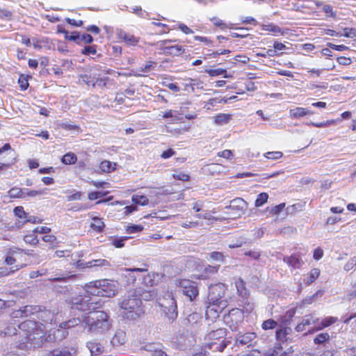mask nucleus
<instances>
[{"mask_svg": "<svg viewBox=\"0 0 356 356\" xmlns=\"http://www.w3.org/2000/svg\"><path fill=\"white\" fill-rule=\"evenodd\" d=\"M327 46L330 47L332 49L339 51H342L348 49V47L344 44H334L332 43H328Z\"/></svg>", "mask_w": 356, "mask_h": 356, "instance_id": "obj_63", "label": "nucleus"}, {"mask_svg": "<svg viewBox=\"0 0 356 356\" xmlns=\"http://www.w3.org/2000/svg\"><path fill=\"white\" fill-rule=\"evenodd\" d=\"M42 239L44 242L48 243L52 245H55L58 243L56 237L52 234H46L42 238Z\"/></svg>", "mask_w": 356, "mask_h": 356, "instance_id": "obj_52", "label": "nucleus"}, {"mask_svg": "<svg viewBox=\"0 0 356 356\" xmlns=\"http://www.w3.org/2000/svg\"><path fill=\"white\" fill-rule=\"evenodd\" d=\"M235 286L236 288L237 293L239 296L247 298L249 296V291L246 288L245 281L241 278L238 277L235 281Z\"/></svg>", "mask_w": 356, "mask_h": 356, "instance_id": "obj_22", "label": "nucleus"}, {"mask_svg": "<svg viewBox=\"0 0 356 356\" xmlns=\"http://www.w3.org/2000/svg\"><path fill=\"white\" fill-rule=\"evenodd\" d=\"M211 21L212 22L213 24L220 29V30H225L227 29H230L229 27V26L222 19L216 17H213L212 18H211Z\"/></svg>", "mask_w": 356, "mask_h": 356, "instance_id": "obj_44", "label": "nucleus"}, {"mask_svg": "<svg viewBox=\"0 0 356 356\" xmlns=\"http://www.w3.org/2000/svg\"><path fill=\"white\" fill-rule=\"evenodd\" d=\"M90 268H108L111 266L110 262L104 259H94L88 262Z\"/></svg>", "mask_w": 356, "mask_h": 356, "instance_id": "obj_31", "label": "nucleus"}, {"mask_svg": "<svg viewBox=\"0 0 356 356\" xmlns=\"http://www.w3.org/2000/svg\"><path fill=\"white\" fill-rule=\"evenodd\" d=\"M176 154V152L172 149L168 148V149L163 151L161 154V157L163 159H167L168 158H170Z\"/></svg>", "mask_w": 356, "mask_h": 356, "instance_id": "obj_61", "label": "nucleus"}, {"mask_svg": "<svg viewBox=\"0 0 356 356\" xmlns=\"http://www.w3.org/2000/svg\"><path fill=\"white\" fill-rule=\"evenodd\" d=\"M24 241L26 244H29L31 245H35L39 242L37 234L34 229L31 232L24 235Z\"/></svg>", "mask_w": 356, "mask_h": 356, "instance_id": "obj_33", "label": "nucleus"}, {"mask_svg": "<svg viewBox=\"0 0 356 356\" xmlns=\"http://www.w3.org/2000/svg\"><path fill=\"white\" fill-rule=\"evenodd\" d=\"M152 24L155 26L161 28V30L159 31L160 34L168 33L170 31L169 27L165 24H163L161 22H153Z\"/></svg>", "mask_w": 356, "mask_h": 356, "instance_id": "obj_56", "label": "nucleus"}, {"mask_svg": "<svg viewBox=\"0 0 356 356\" xmlns=\"http://www.w3.org/2000/svg\"><path fill=\"white\" fill-rule=\"evenodd\" d=\"M8 195L10 198H22L24 197V193L22 188L13 187L8 191Z\"/></svg>", "mask_w": 356, "mask_h": 356, "instance_id": "obj_37", "label": "nucleus"}, {"mask_svg": "<svg viewBox=\"0 0 356 356\" xmlns=\"http://www.w3.org/2000/svg\"><path fill=\"white\" fill-rule=\"evenodd\" d=\"M231 120V115L228 113H218L214 116V122L218 125L227 124Z\"/></svg>", "mask_w": 356, "mask_h": 356, "instance_id": "obj_34", "label": "nucleus"}, {"mask_svg": "<svg viewBox=\"0 0 356 356\" xmlns=\"http://www.w3.org/2000/svg\"><path fill=\"white\" fill-rule=\"evenodd\" d=\"M13 212L15 216L19 218L17 220L24 221L28 216V213L25 212L24 207L22 206L15 207Z\"/></svg>", "mask_w": 356, "mask_h": 356, "instance_id": "obj_40", "label": "nucleus"}, {"mask_svg": "<svg viewBox=\"0 0 356 356\" xmlns=\"http://www.w3.org/2000/svg\"><path fill=\"white\" fill-rule=\"evenodd\" d=\"M59 32L65 33L66 39H67L69 40L74 41V42H76L77 44L80 43L81 35H79V33L78 32H76V31L72 32L71 33V35H68V32L67 31H65V29L59 30Z\"/></svg>", "mask_w": 356, "mask_h": 356, "instance_id": "obj_41", "label": "nucleus"}, {"mask_svg": "<svg viewBox=\"0 0 356 356\" xmlns=\"http://www.w3.org/2000/svg\"><path fill=\"white\" fill-rule=\"evenodd\" d=\"M177 286L181 289L184 295L193 301L199 295V289L197 284L190 280L179 279L177 280Z\"/></svg>", "mask_w": 356, "mask_h": 356, "instance_id": "obj_9", "label": "nucleus"}, {"mask_svg": "<svg viewBox=\"0 0 356 356\" xmlns=\"http://www.w3.org/2000/svg\"><path fill=\"white\" fill-rule=\"evenodd\" d=\"M175 40H163L158 42L159 50L161 54L166 56H179L185 52V49L179 44H173Z\"/></svg>", "mask_w": 356, "mask_h": 356, "instance_id": "obj_8", "label": "nucleus"}, {"mask_svg": "<svg viewBox=\"0 0 356 356\" xmlns=\"http://www.w3.org/2000/svg\"><path fill=\"white\" fill-rule=\"evenodd\" d=\"M140 302L141 300L139 298H129L122 302L121 307L124 310L134 312L136 308L140 307Z\"/></svg>", "mask_w": 356, "mask_h": 356, "instance_id": "obj_19", "label": "nucleus"}, {"mask_svg": "<svg viewBox=\"0 0 356 356\" xmlns=\"http://www.w3.org/2000/svg\"><path fill=\"white\" fill-rule=\"evenodd\" d=\"M131 200L134 204L141 206L147 205L149 202L148 198L144 195H134L132 196Z\"/></svg>", "mask_w": 356, "mask_h": 356, "instance_id": "obj_39", "label": "nucleus"}, {"mask_svg": "<svg viewBox=\"0 0 356 356\" xmlns=\"http://www.w3.org/2000/svg\"><path fill=\"white\" fill-rule=\"evenodd\" d=\"M338 321V318L334 316H327L322 319L320 325L314 328V331H319L327 327Z\"/></svg>", "mask_w": 356, "mask_h": 356, "instance_id": "obj_28", "label": "nucleus"}, {"mask_svg": "<svg viewBox=\"0 0 356 356\" xmlns=\"http://www.w3.org/2000/svg\"><path fill=\"white\" fill-rule=\"evenodd\" d=\"M31 78L30 75H24L21 74L18 79V84L19 86L20 90L24 91L28 89L29 86V80Z\"/></svg>", "mask_w": 356, "mask_h": 356, "instance_id": "obj_35", "label": "nucleus"}, {"mask_svg": "<svg viewBox=\"0 0 356 356\" xmlns=\"http://www.w3.org/2000/svg\"><path fill=\"white\" fill-rule=\"evenodd\" d=\"M226 307L227 301H208V305L205 311L207 318L211 320L217 318Z\"/></svg>", "mask_w": 356, "mask_h": 356, "instance_id": "obj_11", "label": "nucleus"}, {"mask_svg": "<svg viewBox=\"0 0 356 356\" xmlns=\"http://www.w3.org/2000/svg\"><path fill=\"white\" fill-rule=\"evenodd\" d=\"M204 72L210 76H218L222 75L224 78L232 77L231 74H228L227 70L222 68L206 69Z\"/></svg>", "mask_w": 356, "mask_h": 356, "instance_id": "obj_29", "label": "nucleus"}, {"mask_svg": "<svg viewBox=\"0 0 356 356\" xmlns=\"http://www.w3.org/2000/svg\"><path fill=\"white\" fill-rule=\"evenodd\" d=\"M89 348L92 353H95L96 355H99L103 353L104 347L99 343H90L89 346Z\"/></svg>", "mask_w": 356, "mask_h": 356, "instance_id": "obj_48", "label": "nucleus"}, {"mask_svg": "<svg viewBox=\"0 0 356 356\" xmlns=\"http://www.w3.org/2000/svg\"><path fill=\"white\" fill-rule=\"evenodd\" d=\"M50 354L51 356H71V353L68 350L55 349Z\"/></svg>", "mask_w": 356, "mask_h": 356, "instance_id": "obj_53", "label": "nucleus"}, {"mask_svg": "<svg viewBox=\"0 0 356 356\" xmlns=\"http://www.w3.org/2000/svg\"><path fill=\"white\" fill-rule=\"evenodd\" d=\"M37 217L35 216H28L26 218L24 221L16 220L14 225H12L10 228V230H13L15 229H20L25 223L29 222L31 223H40L41 220H37Z\"/></svg>", "mask_w": 356, "mask_h": 356, "instance_id": "obj_30", "label": "nucleus"}, {"mask_svg": "<svg viewBox=\"0 0 356 356\" xmlns=\"http://www.w3.org/2000/svg\"><path fill=\"white\" fill-rule=\"evenodd\" d=\"M283 156V153L280 151L268 152L264 154V157L269 160H277Z\"/></svg>", "mask_w": 356, "mask_h": 356, "instance_id": "obj_49", "label": "nucleus"}, {"mask_svg": "<svg viewBox=\"0 0 356 356\" xmlns=\"http://www.w3.org/2000/svg\"><path fill=\"white\" fill-rule=\"evenodd\" d=\"M90 184L93 186L95 188H103L105 186H108L109 183L104 181H90Z\"/></svg>", "mask_w": 356, "mask_h": 356, "instance_id": "obj_64", "label": "nucleus"}, {"mask_svg": "<svg viewBox=\"0 0 356 356\" xmlns=\"http://www.w3.org/2000/svg\"><path fill=\"white\" fill-rule=\"evenodd\" d=\"M60 161L64 165L75 164L77 161V156L74 152H69L62 156Z\"/></svg>", "mask_w": 356, "mask_h": 356, "instance_id": "obj_32", "label": "nucleus"}, {"mask_svg": "<svg viewBox=\"0 0 356 356\" xmlns=\"http://www.w3.org/2000/svg\"><path fill=\"white\" fill-rule=\"evenodd\" d=\"M227 332L225 328H218L209 332L207 334L209 342L200 347L198 352L195 353V356H204L208 353V350L222 352L230 343L226 339Z\"/></svg>", "mask_w": 356, "mask_h": 356, "instance_id": "obj_3", "label": "nucleus"}, {"mask_svg": "<svg viewBox=\"0 0 356 356\" xmlns=\"http://www.w3.org/2000/svg\"><path fill=\"white\" fill-rule=\"evenodd\" d=\"M193 38L194 40L202 42L209 47L213 46V42L207 37L195 35Z\"/></svg>", "mask_w": 356, "mask_h": 356, "instance_id": "obj_55", "label": "nucleus"}, {"mask_svg": "<svg viewBox=\"0 0 356 356\" xmlns=\"http://www.w3.org/2000/svg\"><path fill=\"white\" fill-rule=\"evenodd\" d=\"M156 66V63L152 60H148L146 63L141 67L140 72L143 73H147L152 70L154 69Z\"/></svg>", "mask_w": 356, "mask_h": 356, "instance_id": "obj_50", "label": "nucleus"}, {"mask_svg": "<svg viewBox=\"0 0 356 356\" xmlns=\"http://www.w3.org/2000/svg\"><path fill=\"white\" fill-rule=\"evenodd\" d=\"M330 339V335L327 332H322L316 336L314 339V343L315 344H323L325 341Z\"/></svg>", "mask_w": 356, "mask_h": 356, "instance_id": "obj_45", "label": "nucleus"}, {"mask_svg": "<svg viewBox=\"0 0 356 356\" xmlns=\"http://www.w3.org/2000/svg\"><path fill=\"white\" fill-rule=\"evenodd\" d=\"M42 312L39 305H26L19 309L13 310L10 314L13 318H23L37 316Z\"/></svg>", "mask_w": 356, "mask_h": 356, "instance_id": "obj_10", "label": "nucleus"}, {"mask_svg": "<svg viewBox=\"0 0 356 356\" xmlns=\"http://www.w3.org/2000/svg\"><path fill=\"white\" fill-rule=\"evenodd\" d=\"M18 327L26 339L25 342L19 343L17 345L19 348L26 349L29 343L34 346H40L42 343L43 338L46 334L45 325L43 323L35 321L26 320L21 323Z\"/></svg>", "mask_w": 356, "mask_h": 356, "instance_id": "obj_2", "label": "nucleus"}, {"mask_svg": "<svg viewBox=\"0 0 356 356\" xmlns=\"http://www.w3.org/2000/svg\"><path fill=\"white\" fill-rule=\"evenodd\" d=\"M108 191H92L90 192L88 194V200L92 201L96 200L99 198L103 197L108 194Z\"/></svg>", "mask_w": 356, "mask_h": 356, "instance_id": "obj_46", "label": "nucleus"}, {"mask_svg": "<svg viewBox=\"0 0 356 356\" xmlns=\"http://www.w3.org/2000/svg\"><path fill=\"white\" fill-rule=\"evenodd\" d=\"M117 163L108 160H103L99 165V170L102 173H111L115 170Z\"/></svg>", "mask_w": 356, "mask_h": 356, "instance_id": "obj_24", "label": "nucleus"}, {"mask_svg": "<svg viewBox=\"0 0 356 356\" xmlns=\"http://www.w3.org/2000/svg\"><path fill=\"white\" fill-rule=\"evenodd\" d=\"M289 113L291 117L293 118H299L307 115H312L314 112L305 108L296 107L295 108L291 109Z\"/></svg>", "mask_w": 356, "mask_h": 356, "instance_id": "obj_27", "label": "nucleus"}, {"mask_svg": "<svg viewBox=\"0 0 356 356\" xmlns=\"http://www.w3.org/2000/svg\"><path fill=\"white\" fill-rule=\"evenodd\" d=\"M127 237H121L113 240L112 245L116 248H121L124 245V241L127 240Z\"/></svg>", "mask_w": 356, "mask_h": 356, "instance_id": "obj_58", "label": "nucleus"}, {"mask_svg": "<svg viewBox=\"0 0 356 356\" xmlns=\"http://www.w3.org/2000/svg\"><path fill=\"white\" fill-rule=\"evenodd\" d=\"M26 254V252L23 249L15 247L11 248L6 252L5 262L7 265H13L17 261L15 255L25 256Z\"/></svg>", "mask_w": 356, "mask_h": 356, "instance_id": "obj_16", "label": "nucleus"}, {"mask_svg": "<svg viewBox=\"0 0 356 356\" xmlns=\"http://www.w3.org/2000/svg\"><path fill=\"white\" fill-rule=\"evenodd\" d=\"M161 343H148L144 348L149 352H152V356H168L161 348Z\"/></svg>", "mask_w": 356, "mask_h": 356, "instance_id": "obj_23", "label": "nucleus"}, {"mask_svg": "<svg viewBox=\"0 0 356 356\" xmlns=\"http://www.w3.org/2000/svg\"><path fill=\"white\" fill-rule=\"evenodd\" d=\"M257 337L255 332L238 333L236 338V343L241 345H248V346H254L253 341Z\"/></svg>", "mask_w": 356, "mask_h": 356, "instance_id": "obj_17", "label": "nucleus"}, {"mask_svg": "<svg viewBox=\"0 0 356 356\" xmlns=\"http://www.w3.org/2000/svg\"><path fill=\"white\" fill-rule=\"evenodd\" d=\"M220 266H207L204 270H202L200 278L203 280L209 279L213 275H215L218 273L219 270Z\"/></svg>", "mask_w": 356, "mask_h": 356, "instance_id": "obj_26", "label": "nucleus"}, {"mask_svg": "<svg viewBox=\"0 0 356 356\" xmlns=\"http://www.w3.org/2000/svg\"><path fill=\"white\" fill-rule=\"evenodd\" d=\"M143 229V227L140 225H134L128 227L127 231L129 234L140 232Z\"/></svg>", "mask_w": 356, "mask_h": 356, "instance_id": "obj_62", "label": "nucleus"}, {"mask_svg": "<svg viewBox=\"0 0 356 356\" xmlns=\"http://www.w3.org/2000/svg\"><path fill=\"white\" fill-rule=\"evenodd\" d=\"M172 177L174 179L181 181H188L190 180V176L188 174L180 172L179 170H175Z\"/></svg>", "mask_w": 356, "mask_h": 356, "instance_id": "obj_38", "label": "nucleus"}, {"mask_svg": "<svg viewBox=\"0 0 356 356\" xmlns=\"http://www.w3.org/2000/svg\"><path fill=\"white\" fill-rule=\"evenodd\" d=\"M115 35L118 40L124 42L129 46H136L139 42V38H137L133 34L127 33L121 29L116 30Z\"/></svg>", "mask_w": 356, "mask_h": 356, "instance_id": "obj_13", "label": "nucleus"}, {"mask_svg": "<svg viewBox=\"0 0 356 356\" xmlns=\"http://www.w3.org/2000/svg\"><path fill=\"white\" fill-rule=\"evenodd\" d=\"M209 257H210V259H211L213 260L220 261H222L224 259L223 254L220 252H216V251H213V252H211V253H209Z\"/></svg>", "mask_w": 356, "mask_h": 356, "instance_id": "obj_59", "label": "nucleus"}, {"mask_svg": "<svg viewBox=\"0 0 356 356\" xmlns=\"http://www.w3.org/2000/svg\"><path fill=\"white\" fill-rule=\"evenodd\" d=\"M320 275L321 270L319 268H312L309 273H307V277L304 279V284L307 286H310L319 277Z\"/></svg>", "mask_w": 356, "mask_h": 356, "instance_id": "obj_25", "label": "nucleus"}, {"mask_svg": "<svg viewBox=\"0 0 356 356\" xmlns=\"http://www.w3.org/2000/svg\"><path fill=\"white\" fill-rule=\"evenodd\" d=\"M83 321L92 331H105L110 328L111 323L107 313L103 311H92L84 316Z\"/></svg>", "mask_w": 356, "mask_h": 356, "instance_id": "obj_6", "label": "nucleus"}, {"mask_svg": "<svg viewBox=\"0 0 356 356\" xmlns=\"http://www.w3.org/2000/svg\"><path fill=\"white\" fill-rule=\"evenodd\" d=\"M291 329L287 327H281L277 330L275 337L277 340L284 341L286 339V336L289 334Z\"/></svg>", "mask_w": 356, "mask_h": 356, "instance_id": "obj_36", "label": "nucleus"}, {"mask_svg": "<svg viewBox=\"0 0 356 356\" xmlns=\"http://www.w3.org/2000/svg\"><path fill=\"white\" fill-rule=\"evenodd\" d=\"M268 199V195L266 193H261L257 195V197L255 200L254 205L256 207H259L263 206L265 203L267 202Z\"/></svg>", "mask_w": 356, "mask_h": 356, "instance_id": "obj_42", "label": "nucleus"}, {"mask_svg": "<svg viewBox=\"0 0 356 356\" xmlns=\"http://www.w3.org/2000/svg\"><path fill=\"white\" fill-rule=\"evenodd\" d=\"M80 323L81 320L79 318H73L67 321L63 322L59 324L58 328L54 332V335L59 336V334L60 333V335L65 337L67 335V330L74 327L79 325Z\"/></svg>", "mask_w": 356, "mask_h": 356, "instance_id": "obj_14", "label": "nucleus"}, {"mask_svg": "<svg viewBox=\"0 0 356 356\" xmlns=\"http://www.w3.org/2000/svg\"><path fill=\"white\" fill-rule=\"evenodd\" d=\"M225 289V284L222 283L211 285L209 287V291L207 298L208 301H225V300H222Z\"/></svg>", "mask_w": 356, "mask_h": 356, "instance_id": "obj_12", "label": "nucleus"}, {"mask_svg": "<svg viewBox=\"0 0 356 356\" xmlns=\"http://www.w3.org/2000/svg\"><path fill=\"white\" fill-rule=\"evenodd\" d=\"M75 277H76L75 275L71 274V273L69 272L65 275H61L60 276L51 277L49 280L51 282H67V280H69L72 278H74Z\"/></svg>", "mask_w": 356, "mask_h": 356, "instance_id": "obj_43", "label": "nucleus"}, {"mask_svg": "<svg viewBox=\"0 0 356 356\" xmlns=\"http://www.w3.org/2000/svg\"><path fill=\"white\" fill-rule=\"evenodd\" d=\"M277 325V323L272 319V318H269V319H267L266 321H264L262 324H261V328L264 330H273L274 328H275Z\"/></svg>", "mask_w": 356, "mask_h": 356, "instance_id": "obj_47", "label": "nucleus"}, {"mask_svg": "<svg viewBox=\"0 0 356 356\" xmlns=\"http://www.w3.org/2000/svg\"><path fill=\"white\" fill-rule=\"evenodd\" d=\"M170 301L171 304L170 305V307H165L163 311L165 313V315L168 318V319L173 321L176 319L178 316L177 306L176 300L174 298H172L170 299Z\"/></svg>", "mask_w": 356, "mask_h": 356, "instance_id": "obj_21", "label": "nucleus"}, {"mask_svg": "<svg viewBox=\"0 0 356 356\" xmlns=\"http://www.w3.org/2000/svg\"><path fill=\"white\" fill-rule=\"evenodd\" d=\"M92 294H88L86 291L84 295H77L72 297L68 302L70 307L72 310H78L81 312H90L97 310L102 307L101 300H95L92 297Z\"/></svg>", "mask_w": 356, "mask_h": 356, "instance_id": "obj_5", "label": "nucleus"}, {"mask_svg": "<svg viewBox=\"0 0 356 356\" xmlns=\"http://www.w3.org/2000/svg\"><path fill=\"white\" fill-rule=\"evenodd\" d=\"M60 127L65 130H79L80 129L79 126L76 124H72L67 122H62L59 124Z\"/></svg>", "mask_w": 356, "mask_h": 356, "instance_id": "obj_54", "label": "nucleus"}, {"mask_svg": "<svg viewBox=\"0 0 356 356\" xmlns=\"http://www.w3.org/2000/svg\"><path fill=\"white\" fill-rule=\"evenodd\" d=\"M81 54L86 56L95 55L97 54V45L86 46L81 51Z\"/></svg>", "mask_w": 356, "mask_h": 356, "instance_id": "obj_51", "label": "nucleus"}, {"mask_svg": "<svg viewBox=\"0 0 356 356\" xmlns=\"http://www.w3.org/2000/svg\"><path fill=\"white\" fill-rule=\"evenodd\" d=\"M18 327L26 339L25 342L19 343L17 345L19 348L26 349L29 343L34 346H40L42 343L43 338L46 334L45 325L43 323L35 321L26 320L21 323Z\"/></svg>", "mask_w": 356, "mask_h": 356, "instance_id": "obj_1", "label": "nucleus"}, {"mask_svg": "<svg viewBox=\"0 0 356 356\" xmlns=\"http://www.w3.org/2000/svg\"><path fill=\"white\" fill-rule=\"evenodd\" d=\"M88 216L92 220L90 225V229L96 233L102 232L105 228V224L102 219L97 216H93L92 213H89Z\"/></svg>", "mask_w": 356, "mask_h": 356, "instance_id": "obj_20", "label": "nucleus"}, {"mask_svg": "<svg viewBox=\"0 0 356 356\" xmlns=\"http://www.w3.org/2000/svg\"><path fill=\"white\" fill-rule=\"evenodd\" d=\"M283 261L292 269H300L303 265L304 261L300 253L296 252L290 256L283 258Z\"/></svg>", "mask_w": 356, "mask_h": 356, "instance_id": "obj_15", "label": "nucleus"}, {"mask_svg": "<svg viewBox=\"0 0 356 356\" xmlns=\"http://www.w3.org/2000/svg\"><path fill=\"white\" fill-rule=\"evenodd\" d=\"M85 291L98 297H113L116 294V286L111 280L103 279L91 281L86 284Z\"/></svg>", "mask_w": 356, "mask_h": 356, "instance_id": "obj_4", "label": "nucleus"}, {"mask_svg": "<svg viewBox=\"0 0 356 356\" xmlns=\"http://www.w3.org/2000/svg\"><path fill=\"white\" fill-rule=\"evenodd\" d=\"M318 318H315L312 314L306 315L302 321L296 325L295 330L298 332H302L305 330L306 326L316 324L318 322Z\"/></svg>", "mask_w": 356, "mask_h": 356, "instance_id": "obj_18", "label": "nucleus"}, {"mask_svg": "<svg viewBox=\"0 0 356 356\" xmlns=\"http://www.w3.org/2000/svg\"><path fill=\"white\" fill-rule=\"evenodd\" d=\"M217 156L226 159H231L233 157V152L230 149H225L217 153Z\"/></svg>", "mask_w": 356, "mask_h": 356, "instance_id": "obj_57", "label": "nucleus"}, {"mask_svg": "<svg viewBox=\"0 0 356 356\" xmlns=\"http://www.w3.org/2000/svg\"><path fill=\"white\" fill-rule=\"evenodd\" d=\"M230 52H231V51L229 49L217 50V51H213V52L209 54L208 56L209 58H215L218 57L220 55L227 54H229Z\"/></svg>", "mask_w": 356, "mask_h": 356, "instance_id": "obj_60", "label": "nucleus"}, {"mask_svg": "<svg viewBox=\"0 0 356 356\" xmlns=\"http://www.w3.org/2000/svg\"><path fill=\"white\" fill-rule=\"evenodd\" d=\"M79 81L86 84L88 87H99L100 88H107L110 81L108 76H101L99 70L97 67H92L79 76Z\"/></svg>", "mask_w": 356, "mask_h": 356, "instance_id": "obj_7", "label": "nucleus"}]
</instances>
